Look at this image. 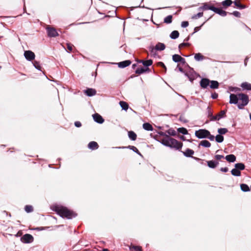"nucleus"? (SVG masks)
Here are the masks:
<instances>
[{
	"label": "nucleus",
	"instance_id": "obj_4",
	"mask_svg": "<svg viewBox=\"0 0 251 251\" xmlns=\"http://www.w3.org/2000/svg\"><path fill=\"white\" fill-rule=\"evenodd\" d=\"M209 130L206 129H200L196 130L195 132V136L198 139H206Z\"/></svg>",
	"mask_w": 251,
	"mask_h": 251
},
{
	"label": "nucleus",
	"instance_id": "obj_2",
	"mask_svg": "<svg viewBox=\"0 0 251 251\" xmlns=\"http://www.w3.org/2000/svg\"><path fill=\"white\" fill-rule=\"evenodd\" d=\"M249 102V98L247 94L242 93L230 94L229 103L236 104L239 109H243Z\"/></svg>",
	"mask_w": 251,
	"mask_h": 251
},
{
	"label": "nucleus",
	"instance_id": "obj_16",
	"mask_svg": "<svg viewBox=\"0 0 251 251\" xmlns=\"http://www.w3.org/2000/svg\"><path fill=\"white\" fill-rule=\"evenodd\" d=\"M205 161L207 163V166L211 169L216 168L219 164V162L215 160H211Z\"/></svg>",
	"mask_w": 251,
	"mask_h": 251
},
{
	"label": "nucleus",
	"instance_id": "obj_47",
	"mask_svg": "<svg viewBox=\"0 0 251 251\" xmlns=\"http://www.w3.org/2000/svg\"><path fill=\"white\" fill-rule=\"evenodd\" d=\"M234 4L236 7L239 9H243L245 8V6L240 3V1L238 0H236L234 2Z\"/></svg>",
	"mask_w": 251,
	"mask_h": 251
},
{
	"label": "nucleus",
	"instance_id": "obj_10",
	"mask_svg": "<svg viewBox=\"0 0 251 251\" xmlns=\"http://www.w3.org/2000/svg\"><path fill=\"white\" fill-rule=\"evenodd\" d=\"M46 30L48 36L50 38L56 37L59 36V34L58 33L56 29L53 27L49 26L47 27L46 28Z\"/></svg>",
	"mask_w": 251,
	"mask_h": 251
},
{
	"label": "nucleus",
	"instance_id": "obj_48",
	"mask_svg": "<svg viewBox=\"0 0 251 251\" xmlns=\"http://www.w3.org/2000/svg\"><path fill=\"white\" fill-rule=\"evenodd\" d=\"M190 45H191V44L189 43H188V42H185L184 41L183 43L180 44L178 45V49L179 50V52H180V49L181 48H183V47H184L185 46H190Z\"/></svg>",
	"mask_w": 251,
	"mask_h": 251
},
{
	"label": "nucleus",
	"instance_id": "obj_46",
	"mask_svg": "<svg viewBox=\"0 0 251 251\" xmlns=\"http://www.w3.org/2000/svg\"><path fill=\"white\" fill-rule=\"evenodd\" d=\"M228 132V129L226 128H220L218 129V132L220 134L224 135Z\"/></svg>",
	"mask_w": 251,
	"mask_h": 251
},
{
	"label": "nucleus",
	"instance_id": "obj_55",
	"mask_svg": "<svg viewBox=\"0 0 251 251\" xmlns=\"http://www.w3.org/2000/svg\"><path fill=\"white\" fill-rule=\"evenodd\" d=\"M152 63L153 61L152 59H148L147 60H146V63H145V65L150 67L151 65H152Z\"/></svg>",
	"mask_w": 251,
	"mask_h": 251
},
{
	"label": "nucleus",
	"instance_id": "obj_19",
	"mask_svg": "<svg viewBox=\"0 0 251 251\" xmlns=\"http://www.w3.org/2000/svg\"><path fill=\"white\" fill-rule=\"evenodd\" d=\"M88 148L91 150L94 151L97 150L99 146L97 142L95 141H91L88 144Z\"/></svg>",
	"mask_w": 251,
	"mask_h": 251
},
{
	"label": "nucleus",
	"instance_id": "obj_23",
	"mask_svg": "<svg viewBox=\"0 0 251 251\" xmlns=\"http://www.w3.org/2000/svg\"><path fill=\"white\" fill-rule=\"evenodd\" d=\"M156 65L157 67L160 68V71L162 73H166L167 71V67H166L164 63L162 62H158L156 63Z\"/></svg>",
	"mask_w": 251,
	"mask_h": 251
},
{
	"label": "nucleus",
	"instance_id": "obj_35",
	"mask_svg": "<svg viewBox=\"0 0 251 251\" xmlns=\"http://www.w3.org/2000/svg\"><path fill=\"white\" fill-rule=\"evenodd\" d=\"M240 188L243 192H247L250 191L249 186L245 183H241L240 184Z\"/></svg>",
	"mask_w": 251,
	"mask_h": 251
},
{
	"label": "nucleus",
	"instance_id": "obj_63",
	"mask_svg": "<svg viewBox=\"0 0 251 251\" xmlns=\"http://www.w3.org/2000/svg\"><path fill=\"white\" fill-rule=\"evenodd\" d=\"M176 68H178V71L179 72H180L181 73H182L183 74H184L185 73L184 69L182 67H180L178 64L177 65Z\"/></svg>",
	"mask_w": 251,
	"mask_h": 251
},
{
	"label": "nucleus",
	"instance_id": "obj_27",
	"mask_svg": "<svg viewBox=\"0 0 251 251\" xmlns=\"http://www.w3.org/2000/svg\"><path fill=\"white\" fill-rule=\"evenodd\" d=\"M143 128L147 131H153V127L152 125L149 123H145L143 124Z\"/></svg>",
	"mask_w": 251,
	"mask_h": 251
},
{
	"label": "nucleus",
	"instance_id": "obj_18",
	"mask_svg": "<svg viewBox=\"0 0 251 251\" xmlns=\"http://www.w3.org/2000/svg\"><path fill=\"white\" fill-rule=\"evenodd\" d=\"M226 110H222L219 114L214 116L215 119H213V121H219L225 117L226 116Z\"/></svg>",
	"mask_w": 251,
	"mask_h": 251
},
{
	"label": "nucleus",
	"instance_id": "obj_8",
	"mask_svg": "<svg viewBox=\"0 0 251 251\" xmlns=\"http://www.w3.org/2000/svg\"><path fill=\"white\" fill-rule=\"evenodd\" d=\"M24 55L25 58L28 61H33L35 58V53L30 50H25Z\"/></svg>",
	"mask_w": 251,
	"mask_h": 251
},
{
	"label": "nucleus",
	"instance_id": "obj_42",
	"mask_svg": "<svg viewBox=\"0 0 251 251\" xmlns=\"http://www.w3.org/2000/svg\"><path fill=\"white\" fill-rule=\"evenodd\" d=\"M32 64L34 66V67L38 70L42 71V67L40 64V63L34 60L33 62H32Z\"/></svg>",
	"mask_w": 251,
	"mask_h": 251
},
{
	"label": "nucleus",
	"instance_id": "obj_20",
	"mask_svg": "<svg viewBox=\"0 0 251 251\" xmlns=\"http://www.w3.org/2000/svg\"><path fill=\"white\" fill-rule=\"evenodd\" d=\"M209 84L210 88L212 89H218L220 85V83L217 80H210Z\"/></svg>",
	"mask_w": 251,
	"mask_h": 251
},
{
	"label": "nucleus",
	"instance_id": "obj_32",
	"mask_svg": "<svg viewBox=\"0 0 251 251\" xmlns=\"http://www.w3.org/2000/svg\"><path fill=\"white\" fill-rule=\"evenodd\" d=\"M129 250L130 251H142V248L139 246H135L131 244L129 247Z\"/></svg>",
	"mask_w": 251,
	"mask_h": 251
},
{
	"label": "nucleus",
	"instance_id": "obj_13",
	"mask_svg": "<svg viewBox=\"0 0 251 251\" xmlns=\"http://www.w3.org/2000/svg\"><path fill=\"white\" fill-rule=\"evenodd\" d=\"M94 121L98 124H101L104 122L103 118L99 113H96L92 115Z\"/></svg>",
	"mask_w": 251,
	"mask_h": 251
},
{
	"label": "nucleus",
	"instance_id": "obj_34",
	"mask_svg": "<svg viewBox=\"0 0 251 251\" xmlns=\"http://www.w3.org/2000/svg\"><path fill=\"white\" fill-rule=\"evenodd\" d=\"M207 117L210 119L211 121H213V119H215L214 118V115H213L212 112L210 110V108L209 106H208L207 108Z\"/></svg>",
	"mask_w": 251,
	"mask_h": 251
},
{
	"label": "nucleus",
	"instance_id": "obj_64",
	"mask_svg": "<svg viewBox=\"0 0 251 251\" xmlns=\"http://www.w3.org/2000/svg\"><path fill=\"white\" fill-rule=\"evenodd\" d=\"M138 63H142L144 67L145 63H146V60H140V59H137L136 60Z\"/></svg>",
	"mask_w": 251,
	"mask_h": 251
},
{
	"label": "nucleus",
	"instance_id": "obj_12",
	"mask_svg": "<svg viewBox=\"0 0 251 251\" xmlns=\"http://www.w3.org/2000/svg\"><path fill=\"white\" fill-rule=\"evenodd\" d=\"M115 148L116 149H128L130 150H132L133 151H134V152H135L136 153H137L138 155H139V156H141V157H143V155L141 153V152L139 151V150L137 149V148L136 147H135V146H131V145H129L127 147H116Z\"/></svg>",
	"mask_w": 251,
	"mask_h": 251
},
{
	"label": "nucleus",
	"instance_id": "obj_61",
	"mask_svg": "<svg viewBox=\"0 0 251 251\" xmlns=\"http://www.w3.org/2000/svg\"><path fill=\"white\" fill-rule=\"evenodd\" d=\"M220 170L222 172L226 173L228 172V169L227 167H222L220 168Z\"/></svg>",
	"mask_w": 251,
	"mask_h": 251
},
{
	"label": "nucleus",
	"instance_id": "obj_25",
	"mask_svg": "<svg viewBox=\"0 0 251 251\" xmlns=\"http://www.w3.org/2000/svg\"><path fill=\"white\" fill-rule=\"evenodd\" d=\"M157 51H162L165 49L166 46L164 43L158 42L155 46Z\"/></svg>",
	"mask_w": 251,
	"mask_h": 251
},
{
	"label": "nucleus",
	"instance_id": "obj_14",
	"mask_svg": "<svg viewBox=\"0 0 251 251\" xmlns=\"http://www.w3.org/2000/svg\"><path fill=\"white\" fill-rule=\"evenodd\" d=\"M83 92L88 97L94 96L97 93L96 90L91 88H87L85 90H83Z\"/></svg>",
	"mask_w": 251,
	"mask_h": 251
},
{
	"label": "nucleus",
	"instance_id": "obj_56",
	"mask_svg": "<svg viewBox=\"0 0 251 251\" xmlns=\"http://www.w3.org/2000/svg\"><path fill=\"white\" fill-rule=\"evenodd\" d=\"M178 120L180 122H183V123H187L188 122V120L184 119V117H183L182 115L180 116Z\"/></svg>",
	"mask_w": 251,
	"mask_h": 251
},
{
	"label": "nucleus",
	"instance_id": "obj_62",
	"mask_svg": "<svg viewBox=\"0 0 251 251\" xmlns=\"http://www.w3.org/2000/svg\"><path fill=\"white\" fill-rule=\"evenodd\" d=\"M144 68L145 73H149L151 71L150 69L149 68V66H146L144 65Z\"/></svg>",
	"mask_w": 251,
	"mask_h": 251
},
{
	"label": "nucleus",
	"instance_id": "obj_1",
	"mask_svg": "<svg viewBox=\"0 0 251 251\" xmlns=\"http://www.w3.org/2000/svg\"><path fill=\"white\" fill-rule=\"evenodd\" d=\"M50 208L63 218L72 219L77 216L75 212L60 204H53L51 205Z\"/></svg>",
	"mask_w": 251,
	"mask_h": 251
},
{
	"label": "nucleus",
	"instance_id": "obj_54",
	"mask_svg": "<svg viewBox=\"0 0 251 251\" xmlns=\"http://www.w3.org/2000/svg\"><path fill=\"white\" fill-rule=\"evenodd\" d=\"M156 132H157V134L161 136H163L165 137L168 136V135L166 134V132H164L163 131H156Z\"/></svg>",
	"mask_w": 251,
	"mask_h": 251
},
{
	"label": "nucleus",
	"instance_id": "obj_45",
	"mask_svg": "<svg viewBox=\"0 0 251 251\" xmlns=\"http://www.w3.org/2000/svg\"><path fill=\"white\" fill-rule=\"evenodd\" d=\"M211 17H210L209 18L207 19V20H205V21L203 22V23L200 26L195 27L194 29V33H196L198 31H199L201 29L202 25L205 23V22L208 21Z\"/></svg>",
	"mask_w": 251,
	"mask_h": 251
},
{
	"label": "nucleus",
	"instance_id": "obj_17",
	"mask_svg": "<svg viewBox=\"0 0 251 251\" xmlns=\"http://www.w3.org/2000/svg\"><path fill=\"white\" fill-rule=\"evenodd\" d=\"M180 151L186 157H192L195 153L194 151L193 150L190 149L189 148H187L186 150L184 151Z\"/></svg>",
	"mask_w": 251,
	"mask_h": 251
},
{
	"label": "nucleus",
	"instance_id": "obj_26",
	"mask_svg": "<svg viewBox=\"0 0 251 251\" xmlns=\"http://www.w3.org/2000/svg\"><path fill=\"white\" fill-rule=\"evenodd\" d=\"M137 134L133 131L130 130L128 131V137L132 141H135L137 139Z\"/></svg>",
	"mask_w": 251,
	"mask_h": 251
},
{
	"label": "nucleus",
	"instance_id": "obj_38",
	"mask_svg": "<svg viewBox=\"0 0 251 251\" xmlns=\"http://www.w3.org/2000/svg\"><path fill=\"white\" fill-rule=\"evenodd\" d=\"M177 131L179 133H181L183 135H187L188 134V132L187 129L183 127H179L177 129Z\"/></svg>",
	"mask_w": 251,
	"mask_h": 251
},
{
	"label": "nucleus",
	"instance_id": "obj_51",
	"mask_svg": "<svg viewBox=\"0 0 251 251\" xmlns=\"http://www.w3.org/2000/svg\"><path fill=\"white\" fill-rule=\"evenodd\" d=\"M73 45L70 43H67V48L69 50L68 52H71L73 50Z\"/></svg>",
	"mask_w": 251,
	"mask_h": 251
},
{
	"label": "nucleus",
	"instance_id": "obj_30",
	"mask_svg": "<svg viewBox=\"0 0 251 251\" xmlns=\"http://www.w3.org/2000/svg\"><path fill=\"white\" fill-rule=\"evenodd\" d=\"M186 66L188 67L190 69V71L189 72H186L184 73V75L188 77V76H192L194 74H196V73L194 70L193 68H191L188 64H186Z\"/></svg>",
	"mask_w": 251,
	"mask_h": 251
},
{
	"label": "nucleus",
	"instance_id": "obj_50",
	"mask_svg": "<svg viewBox=\"0 0 251 251\" xmlns=\"http://www.w3.org/2000/svg\"><path fill=\"white\" fill-rule=\"evenodd\" d=\"M207 137H206V139H208L211 141H214V139H215V136H214L213 135H212L209 131H208Z\"/></svg>",
	"mask_w": 251,
	"mask_h": 251
},
{
	"label": "nucleus",
	"instance_id": "obj_53",
	"mask_svg": "<svg viewBox=\"0 0 251 251\" xmlns=\"http://www.w3.org/2000/svg\"><path fill=\"white\" fill-rule=\"evenodd\" d=\"M229 90L230 91L235 92H236L237 91L240 90V89L238 88V87H236L230 86L229 87Z\"/></svg>",
	"mask_w": 251,
	"mask_h": 251
},
{
	"label": "nucleus",
	"instance_id": "obj_44",
	"mask_svg": "<svg viewBox=\"0 0 251 251\" xmlns=\"http://www.w3.org/2000/svg\"><path fill=\"white\" fill-rule=\"evenodd\" d=\"M149 49L153 56L155 57L157 55L156 53V51L157 50L155 49V47L151 46L149 47Z\"/></svg>",
	"mask_w": 251,
	"mask_h": 251
},
{
	"label": "nucleus",
	"instance_id": "obj_21",
	"mask_svg": "<svg viewBox=\"0 0 251 251\" xmlns=\"http://www.w3.org/2000/svg\"><path fill=\"white\" fill-rule=\"evenodd\" d=\"M225 159L229 163H233L236 161V156L232 154L227 155L225 157Z\"/></svg>",
	"mask_w": 251,
	"mask_h": 251
},
{
	"label": "nucleus",
	"instance_id": "obj_52",
	"mask_svg": "<svg viewBox=\"0 0 251 251\" xmlns=\"http://www.w3.org/2000/svg\"><path fill=\"white\" fill-rule=\"evenodd\" d=\"M225 157L223 155L216 154L214 156V158L217 161L220 160L222 158H225Z\"/></svg>",
	"mask_w": 251,
	"mask_h": 251
},
{
	"label": "nucleus",
	"instance_id": "obj_36",
	"mask_svg": "<svg viewBox=\"0 0 251 251\" xmlns=\"http://www.w3.org/2000/svg\"><path fill=\"white\" fill-rule=\"evenodd\" d=\"M224 137L223 135L218 134L215 136V141L218 143H222L224 141Z\"/></svg>",
	"mask_w": 251,
	"mask_h": 251
},
{
	"label": "nucleus",
	"instance_id": "obj_6",
	"mask_svg": "<svg viewBox=\"0 0 251 251\" xmlns=\"http://www.w3.org/2000/svg\"><path fill=\"white\" fill-rule=\"evenodd\" d=\"M20 240L23 243L30 244L33 241L34 237L31 234L26 233L21 237Z\"/></svg>",
	"mask_w": 251,
	"mask_h": 251
},
{
	"label": "nucleus",
	"instance_id": "obj_9",
	"mask_svg": "<svg viewBox=\"0 0 251 251\" xmlns=\"http://www.w3.org/2000/svg\"><path fill=\"white\" fill-rule=\"evenodd\" d=\"M172 60L175 63H180L182 65L186 66L185 59L177 54H175L172 56Z\"/></svg>",
	"mask_w": 251,
	"mask_h": 251
},
{
	"label": "nucleus",
	"instance_id": "obj_5",
	"mask_svg": "<svg viewBox=\"0 0 251 251\" xmlns=\"http://www.w3.org/2000/svg\"><path fill=\"white\" fill-rule=\"evenodd\" d=\"M203 9L205 10L210 9L219 15H226L227 14V12L224 11L221 8L210 6L208 5H204L203 6Z\"/></svg>",
	"mask_w": 251,
	"mask_h": 251
},
{
	"label": "nucleus",
	"instance_id": "obj_15",
	"mask_svg": "<svg viewBox=\"0 0 251 251\" xmlns=\"http://www.w3.org/2000/svg\"><path fill=\"white\" fill-rule=\"evenodd\" d=\"M118 67L120 68H125L131 64V61L130 60H126L121 61L116 63Z\"/></svg>",
	"mask_w": 251,
	"mask_h": 251
},
{
	"label": "nucleus",
	"instance_id": "obj_33",
	"mask_svg": "<svg viewBox=\"0 0 251 251\" xmlns=\"http://www.w3.org/2000/svg\"><path fill=\"white\" fill-rule=\"evenodd\" d=\"M179 36V33L177 30H174L170 34V37L172 39H176L178 38Z\"/></svg>",
	"mask_w": 251,
	"mask_h": 251
},
{
	"label": "nucleus",
	"instance_id": "obj_11",
	"mask_svg": "<svg viewBox=\"0 0 251 251\" xmlns=\"http://www.w3.org/2000/svg\"><path fill=\"white\" fill-rule=\"evenodd\" d=\"M210 79L206 77H202L200 81V86L202 89H205L209 86Z\"/></svg>",
	"mask_w": 251,
	"mask_h": 251
},
{
	"label": "nucleus",
	"instance_id": "obj_39",
	"mask_svg": "<svg viewBox=\"0 0 251 251\" xmlns=\"http://www.w3.org/2000/svg\"><path fill=\"white\" fill-rule=\"evenodd\" d=\"M166 133L168 134L167 135L169 136H176V131H175V130H174L173 128H169L168 130H167L166 131Z\"/></svg>",
	"mask_w": 251,
	"mask_h": 251
},
{
	"label": "nucleus",
	"instance_id": "obj_28",
	"mask_svg": "<svg viewBox=\"0 0 251 251\" xmlns=\"http://www.w3.org/2000/svg\"><path fill=\"white\" fill-rule=\"evenodd\" d=\"M234 168L241 172L245 169V165L243 163H237L234 164Z\"/></svg>",
	"mask_w": 251,
	"mask_h": 251
},
{
	"label": "nucleus",
	"instance_id": "obj_24",
	"mask_svg": "<svg viewBox=\"0 0 251 251\" xmlns=\"http://www.w3.org/2000/svg\"><path fill=\"white\" fill-rule=\"evenodd\" d=\"M211 143L206 140H201L199 144V146H202L204 148H210L211 147Z\"/></svg>",
	"mask_w": 251,
	"mask_h": 251
},
{
	"label": "nucleus",
	"instance_id": "obj_58",
	"mask_svg": "<svg viewBox=\"0 0 251 251\" xmlns=\"http://www.w3.org/2000/svg\"><path fill=\"white\" fill-rule=\"evenodd\" d=\"M197 75L196 74H194L193 75L191 76H188V78L189 79V81L191 82H193V81L196 79V76Z\"/></svg>",
	"mask_w": 251,
	"mask_h": 251
},
{
	"label": "nucleus",
	"instance_id": "obj_49",
	"mask_svg": "<svg viewBox=\"0 0 251 251\" xmlns=\"http://www.w3.org/2000/svg\"><path fill=\"white\" fill-rule=\"evenodd\" d=\"M172 18L173 17H165V18L164 19V23L167 24L172 23Z\"/></svg>",
	"mask_w": 251,
	"mask_h": 251
},
{
	"label": "nucleus",
	"instance_id": "obj_40",
	"mask_svg": "<svg viewBox=\"0 0 251 251\" xmlns=\"http://www.w3.org/2000/svg\"><path fill=\"white\" fill-rule=\"evenodd\" d=\"M135 73L138 75L145 73L144 67L137 68L135 70Z\"/></svg>",
	"mask_w": 251,
	"mask_h": 251
},
{
	"label": "nucleus",
	"instance_id": "obj_7",
	"mask_svg": "<svg viewBox=\"0 0 251 251\" xmlns=\"http://www.w3.org/2000/svg\"><path fill=\"white\" fill-rule=\"evenodd\" d=\"M151 137H152L154 139H155L156 141L160 143L161 144H162L164 146H166L167 147H169V146H170V144H169V138H170V137L169 136L166 137H165V138H163V139H161V140H159L157 139V135L152 136V134L151 133Z\"/></svg>",
	"mask_w": 251,
	"mask_h": 251
},
{
	"label": "nucleus",
	"instance_id": "obj_22",
	"mask_svg": "<svg viewBox=\"0 0 251 251\" xmlns=\"http://www.w3.org/2000/svg\"><path fill=\"white\" fill-rule=\"evenodd\" d=\"M240 86L244 90H251V84L247 82H244L242 83Z\"/></svg>",
	"mask_w": 251,
	"mask_h": 251
},
{
	"label": "nucleus",
	"instance_id": "obj_57",
	"mask_svg": "<svg viewBox=\"0 0 251 251\" xmlns=\"http://www.w3.org/2000/svg\"><path fill=\"white\" fill-rule=\"evenodd\" d=\"M189 25V22L188 21H183L181 22V26L183 28H185Z\"/></svg>",
	"mask_w": 251,
	"mask_h": 251
},
{
	"label": "nucleus",
	"instance_id": "obj_3",
	"mask_svg": "<svg viewBox=\"0 0 251 251\" xmlns=\"http://www.w3.org/2000/svg\"><path fill=\"white\" fill-rule=\"evenodd\" d=\"M169 144H170V146H169V148L171 149H175V150L178 151L181 150L183 146V144L181 142L171 137H170L169 138Z\"/></svg>",
	"mask_w": 251,
	"mask_h": 251
},
{
	"label": "nucleus",
	"instance_id": "obj_37",
	"mask_svg": "<svg viewBox=\"0 0 251 251\" xmlns=\"http://www.w3.org/2000/svg\"><path fill=\"white\" fill-rule=\"evenodd\" d=\"M231 174L232 176H240L241 175V173L236 168H233L231 171Z\"/></svg>",
	"mask_w": 251,
	"mask_h": 251
},
{
	"label": "nucleus",
	"instance_id": "obj_59",
	"mask_svg": "<svg viewBox=\"0 0 251 251\" xmlns=\"http://www.w3.org/2000/svg\"><path fill=\"white\" fill-rule=\"evenodd\" d=\"M211 97L212 99L216 100L218 97V94L216 92L212 93L211 94Z\"/></svg>",
	"mask_w": 251,
	"mask_h": 251
},
{
	"label": "nucleus",
	"instance_id": "obj_31",
	"mask_svg": "<svg viewBox=\"0 0 251 251\" xmlns=\"http://www.w3.org/2000/svg\"><path fill=\"white\" fill-rule=\"evenodd\" d=\"M119 104L120 106L121 107L122 110H124L125 111H127V110L128 109L129 105L128 103L125 101H120L119 102Z\"/></svg>",
	"mask_w": 251,
	"mask_h": 251
},
{
	"label": "nucleus",
	"instance_id": "obj_41",
	"mask_svg": "<svg viewBox=\"0 0 251 251\" xmlns=\"http://www.w3.org/2000/svg\"><path fill=\"white\" fill-rule=\"evenodd\" d=\"M24 209L25 211L27 213H29L33 211V207L31 205H26L25 206Z\"/></svg>",
	"mask_w": 251,
	"mask_h": 251
},
{
	"label": "nucleus",
	"instance_id": "obj_43",
	"mask_svg": "<svg viewBox=\"0 0 251 251\" xmlns=\"http://www.w3.org/2000/svg\"><path fill=\"white\" fill-rule=\"evenodd\" d=\"M232 3L231 0H226L222 2V4L224 8H226L230 6Z\"/></svg>",
	"mask_w": 251,
	"mask_h": 251
},
{
	"label": "nucleus",
	"instance_id": "obj_60",
	"mask_svg": "<svg viewBox=\"0 0 251 251\" xmlns=\"http://www.w3.org/2000/svg\"><path fill=\"white\" fill-rule=\"evenodd\" d=\"M74 125L76 127H80L82 126V124L79 121H75L74 123Z\"/></svg>",
	"mask_w": 251,
	"mask_h": 251
},
{
	"label": "nucleus",
	"instance_id": "obj_29",
	"mask_svg": "<svg viewBox=\"0 0 251 251\" xmlns=\"http://www.w3.org/2000/svg\"><path fill=\"white\" fill-rule=\"evenodd\" d=\"M206 58L201 53H197L194 54V59L197 61H202Z\"/></svg>",
	"mask_w": 251,
	"mask_h": 251
}]
</instances>
